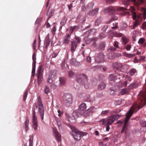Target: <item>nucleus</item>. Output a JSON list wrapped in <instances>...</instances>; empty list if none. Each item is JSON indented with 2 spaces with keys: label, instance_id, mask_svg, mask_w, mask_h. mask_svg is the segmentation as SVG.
Segmentation results:
<instances>
[{
  "label": "nucleus",
  "instance_id": "1",
  "mask_svg": "<svg viewBox=\"0 0 146 146\" xmlns=\"http://www.w3.org/2000/svg\"><path fill=\"white\" fill-rule=\"evenodd\" d=\"M141 108L139 107L138 104H134L131 107L129 111L126 113L125 119L119 120L117 122V123L119 125V126H120L124 122V123L125 122L127 123L128 119L132 116L133 113L138 111Z\"/></svg>",
  "mask_w": 146,
  "mask_h": 146
},
{
  "label": "nucleus",
  "instance_id": "2",
  "mask_svg": "<svg viewBox=\"0 0 146 146\" xmlns=\"http://www.w3.org/2000/svg\"><path fill=\"white\" fill-rule=\"evenodd\" d=\"M119 117V115H112L108 117L106 119L104 118L101 119L98 122H102V124L105 125H111Z\"/></svg>",
  "mask_w": 146,
  "mask_h": 146
},
{
  "label": "nucleus",
  "instance_id": "3",
  "mask_svg": "<svg viewBox=\"0 0 146 146\" xmlns=\"http://www.w3.org/2000/svg\"><path fill=\"white\" fill-rule=\"evenodd\" d=\"M76 81L80 84H84V87L86 89L89 88V84L88 82L87 77L84 74H78L76 76Z\"/></svg>",
  "mask_w": 146,
  "mask_h": 146
},
{
  "label": "nucleus",
  "instance_id": "4",
  "mask_svg": "<svg viewBox=\"0 0 146 146\" xmlns=\"http://www.w3.org/2000/svg\"><path fill=\"white\" fill-rule=\"evenodd\" d=\"M66 119L69 121L72 122L73 121L81 116V113L78 110L74 111L71 114H66Z\"/></svg>",
  "mask_w": 146,
  "mask_h": 146
},
{
  "label": "nucleus",
  "instance_id": "5",
  "mask_svg": "<svg viewBox=\"0 0 146 146\" xmlns=\"http://www.w3.org/2000/svg\"><path fill=\"white\" fill-rule=\"evenodd\" d=\"M63 100L65 105L67 107H70L72 104L73 98L70 94L65 93L63 96Z\"/></svg>",
  "mask_w": 146,
  "mask_h": 146
},
{
  "label": "nucleus",
  "instance_id": "6",
  "mask_svg": "<svg viewBox=\"0 0 146 146\" xmlns=\"http://www.w3.org/2000/svg\"><path fill=\"white\" fill-rule=\"evenodd\" d=\"M116 9H117L118 11H120L125 10L127 9V8L122 7L117 8L116 7H114L112 6H110L105 8L103 10V12L104 13H106L109 12H112Z\"/></svg>",
  "mask_w": 146,
  "mask_h": 146
},
{
  "label": "nucleus",
  "instance_id": "7",
  "mask_svg": "<svg viewBox=\"0 0 146 146\" xmlns=\"http://www.w3.org/2000/svg\"><path fill=\"white\" fill-rule=\"evenodd\" d=\"M38 104L39 106L38 111L40 115L41 119L43 120L44 119V111L43 105L42 104L41 100L40 97H39L38 98Z\"/></svg>",
  "mask_w": 146,
  "mask_h": 146
},
{
  "label": "nucleus",
  "instance_id": "8",
  "mask_svg": "<svg viewBox=\"0 0 146 146\" xmlns=\"http://www.w3.org/2000/svg\"><path fill=\"white\" fill-rule=\"evenodd\" d=\"M32 123V126L33 128L35 130H37L38 129V121L35 111H34L33 116Z\"/></svg>",
  "mask_w": 146,
  "mask_h": 146
},
{
  "label": "nucleus",
  "instance_id": "9",
  "mask_svg": "<svg viewBox=\"0 0 146 146\" xmlns=\"http://www.w3.org/2000/svg\"><path fill=\"white\" fill-rule=\"evenodd\" d=\"M113 66L117 70L120 71L122 72H124V70L125 66H123L121 64L115 62L113 64Z\"/></svg>",
  "mask_w": 146,
  "mask_h": 146
},
{
  "label": "nucleus",
  "instance_id": "10",
  "mask_svg": "<svg viewBox=\"0 0 146 146\" xmlns=\"http://www.w3.org/2000/svg\"><path fill=\"white\" fill-rule=\"evenodd\" d=\"M72 135L74 139L76 141H78L81 139V133L78 130H76L73 131Z\"/></svg>",
  "mask_w": 146,
  "mask_h": 146
},
{
  "label": "nucleus",
  "instance_id": "11",
  "mask_svg": "<svg viewBox=\"0 0 146 146\" xmlns=\"http://www.w3.org/2000/svg\"><path fill=\"white\" fill-rule=\"evenodd\" d=\"M104 56L102 53H99L95 58V62L97 63H100L104 61Z\"/></svg>",
  "mask_w": 146,
  "mask_h": 146
},
{
  "label": "nucleus",
  "instance_id": "12",
  "mask_svg": "<svg viewBox=\"0 0 146 146\" xmlns=\"http://www.w3.org/2000/svg\"><path fill=\"white\" fill-rule=\"evenodd\" d=\"M53 131L54 135L58 142H60L61 140V135L58 132L57 129L55 128H52Z\"/></svg>",
  "mask_w": 146,
  "mask_h": 146
},
{
  "label": "nucleus",
  "instance_id": "13",
  "mask_svg": "<svg viewBox=\"0 0 146 146\" xmlns=\"http://www.w3.org/2000/svg\"><path fill=\"white\" fill-rule=\"evenodd\" d=\"M76 39L77 40V43L74 41L71 42V51L72 52H73L76 49L77 43H78L80 42V40L78 38L76 37Z\"/></svg>",
  "mask_w": 146,
  "mask_h": 146
},
{
  "label": "nucleus",
  "instance_id": "14",
  "mask_svg": "<svg viewBox=\"0 0 146 146\" xmlns=\"http://www.w3.org/2000/svg\"><path fill=\"white\" fill-rule=\"evenodd\" d=\"M127 85L126 82H125L123 83L122 82H119L117 83L115 87L116 88H122V87L126 86Z\"/></svg>",
  "mask_w": 146,
  "mask_h": 146
},
{
  "label": "nucleus",
  "instance_id": "15",
  "mask_svg": "<svg viewBox=\"0 0 146 146\" xmlns=\"http://www.w3.org/2000/svg\"><path fill=\"white\" fill-rule=\"evenodd\" d=\"M131 2H133L134 5L136 6H138L139 5L143 3L145 0H129Z\"/></svg>",
  "mask_w": 146,
  "mask_h": 146
},
{
  "label": "nucleus",
  "instance_id": "16",
  "mask_svg": "<svg viewBox=\"0 0 146 146\" xmlns=\"http://www.w3.org/2000/svg\"><path fill=\"white\" fill-rule=\"evenodd\" d=\"M130 91L129 88H124L122 89L119 93V95H123L129 93Z\"/></svg>",
  "mask_w": 146,
  "mask_h": 146
},
{
  "label": "nucleus",
  "instance_id": "17",
  "mask_svg": "<svg viewBox=\"0 0 146 146\" xmlns=\"http://www.w3.org/2000/svg\"><path fill=\"white\" fill-rule=\"evenodd\" d=\"M128 127L127 123H124V125L123 127L122 130L121 131V133H125V134L126 133V132L128 129Z\"/></svg>",
  "mask_w": 146,
  "mask_h": 146
},
{
  "label": "nucleus",
  "instance_id": "18",
  "mask_svg": "<svg viewBox=\"0 0 146 146\" xmlns=\"http://www.w3.org/2000/svg\"><path fill=\"white\" fill-rule=\"evenodd\" d=\"M70 63L71 65L76 66H79L80 64V63L77 61L74 58L71 59L70 60Z\"/></svg>",
  "mask_w": 146,
  "mask_h": 146
},
{
  "label": "nucleus",
  "instance_id": "19",
  "mask_svg": "<svg viewBox=\"0 0 146 146\" xmlns=\"http://www.w3.org/2000/svg\"><path fill=\"white\" fill-rule=\"evenodd\" d=\"M42 70L41 67H39L37 70V78L38 79H40L42 76Z\"/></svg>",
  "mask_w": 146,
  "mask_h": 146
},
{
  "label": "nucleus",
  "instance_id": "20",
  "mask_svg": "<svg viewBox=\"0 0 146 146\" xmlns=\"http://www.w3.org/2000/svg\"><path fill=\"white\" fill-rule=\"evenodd\" d=\"M99 9L98 8L90 11L89 13L88 14L90 15L93 16L97 14L98 12Z\"/></svg>",
  "mask_w": 146,
  "mask_h": 146
},
{
  "label": "nucleus",
  "instance_id": "21",
  "mask_svg": "<svg viewBox=\"0 0 146 146\" xmlns=\"http://www.w3.org/2000/svg\"><path fill=\"white\" fill-rule=\"evenodd\" d=\"M130 11L133 14V17L134 20H135L136 17V13L134 11H135V9L132 6L129 9Z\"/></svg>",
  "mask_w": 146,
  "mask_h": 146
},
{
  "label": "nucleus",
  "instance_id": "22",
  "mask_svg": "<svg viewBox=\"0 0 146 146\" xmlns=\"http://www.w3.org/2000/svg\"><path fill=\"white\" fill-rule=\"evenodd\" d=\"M58 125L59 129L62 128L63 125L62 121V119L60 118H57L56 119Z\"/></svg>",
  "mask_w": 146,
  "mask_h": 146
},
{
  "label": "nucleus",
  "instance_id": "23",
  "mask_svg": "<svg viewBox=\"0 0 146 146\" xmlns=\"http://www.w3.org/2000/svg\"><path fill=\"white\" fill-rule=\"evenodd\" d=\"M109 79L110 81V83H112V81L114 82L115 80L117 78L116 75L114 74H110L109 77Z\"/></svg>",
  "mask_w": 146,
  "mask_h": 146
},
{
  "label": "nucleus",
  "instance_id": "24",
  "mask_svg": "<svg viewBox=\"0 0 146 146\" xmlns=\"http://www.w3.org/2000/svg\"><path fill=\"white\" fill-rule=\"evenodd\" d=\"M60 83L59 85L60 86H63L65 84L66 82V78L63 77H61L59 79Z\"/></svg>",
  "mask_w": 146,
  "mask_h": 146
},
{
  "label": "nucleus",
  "instance_id": "25",
  "mask_svg": "<svg viewBox=\"0 0 146 146\" xmlns=\"http://www.w3.org/2000/svg\"><path fill=\"white\" fill-rule=\"evenodd\" d=\"M87 108V106L86 104L82 103L81 104L79 107V109L82 111L85 110Z\"/></svg>",
  "mask_w": 146,
  "mask_h": 146
},
{
  "label": "nucleus",
  "instance_id": "26",
  "mask_svg": "<svg viewBox=\"0 0 146 146\" xmlns=\"http://www.w3.org/2000/svg\"><path fill=\"white\" fill-rule=\"evenodd\" d=\"M116 53H110L107 55V58L108 59H113L116 56Z\"/></svg>",
  "mask_w": 146,
  "mask_h": 146
},
{
  "label": "nucleus",
  "instance_id": "27",
  "mask_svg": "<svg viewBox=\"0 0 146 146\" xmlns=\"http://www.w3.org/2000/svg\"><path fill=\"white\" fill-rule=\"evenodd\" d=\"M56 71L55 70H53L50 71L48 76L51 78H53L56 76Z\"/></svg>",
  "mask_w": 146,
  "mask_h": 146
},
{
  "label": "nucleus",
  "instance_id": "28",
  "mask_svg": "<svg viewBox=\"0 0 146 146\" xmlns=\"http://www.w3.org/2000/svg\"><path fill=\"white\" fill-rule=\"evenodd\" d=\"M70 35L67 34L66 36H65L64 39V42L65 44H68L69 43L70 40Z\"/></svg>",
  "mask_w": 146,
  "mask_h": 146
},
{
  "label": "nucleus",
  "instance_id": "29",
  "mask_svg": "<svg viewBox=\"0 0 146 146\" xmlns=\"http://www.w3.org/2000/svg\"><path fill=\"white\" fill-rule=\"evenodd\" d=\"M106 85L104 82H102L98 85V89L99 90H102L106 88Z\"/></svg>",
  "mask_w": 146,
  "mask_h": 146
},
{
  "label": "nucleus",
  "instance_id": "30",
  "mask_svg": "<svg viewBox=\"0 0 146 146\" xmlns=\"http://www.w3.org/2000/svg\"><path fill=\"white\" fill-rule=\"evenodd\" d=\"M123 54L125 57L129 58H131L135 56L134 54H128L126 52H124Z\"/></svg>",
  "mask_w": 146,
  "mask_h": 146
},
{
  "label": "nucleus",
  "instance_id": "31",
  "mask_svg": "<svg viewBox=\"0 0 146 146\" xmlns=\"http://www.w3.org/2000/svg\"><path fill=\"white\" fill-rule=\"evenodd\" d=\"M102 18L100 17L98 18L96 20L95 23V25L96 26H98L102 23Z\"/></svg>",
  "mask_w": 146,
  "mask_h": 146
},
{
  "label": "nucleus",
  "instance_id": "32",
  "mask_svg": "<svg viewBox=\"0 0 146 146\" xmlns=\"http://www.w3.org/2000/svg\"><path fill=\"white\" fill-rule=\"evenodd\" d=\"M96 108L94 107H91L87 110L89 112L90 114L91 115L92 113L96 111Z\"/></svg>",
  "mask_w": 146,
  "mask_h": 146
},
{
  "label": "nucleus",
  "instance_id": "33",
  "mask_svg": "<svg viewBox=\"0 0 146 146\" xmlns=\"http://www.w3.org/2000/svg\"><path fill=\"white\" fill-rule=\"evenodd\" d=\"M81 116L82 115L84 117H88L91 115L87 110L83 112L82 114H81Z\"/></svg>",
  "mask_w": 146,
  "mask_h": 146
},
{
  "label": "nucleus",
  "instance_id": "34",
  "mask_svg": "<svg viewBox=\"0 0 146 146\" xmlns=\"http://www.w3.org/2000/svg\"><path fill=\"white\" fill-rule=\"evenodd\" d=\"M25 123V124L26 131H27L29 129V120L27 118H26Z\"/></svg>",
  "mask_w": 146,
  "mask_h": 146
},
{
  "label": "nucleus",
  "instance_id": "35",
  "mask_svg": "<svg viewBox=\"0 0 146 146\" xmlns=\"http://www.w3.org/2000/svg\"><path fill=\"white\" fill-rule=\"evenodd\" d=\"M117 88H115V87H112L110 88V94L113 95H114L115 94V92L116 91Z\"/></svg>",
  "mask_w": 146,
  "mask_h": 146
},
{
  "label": "nucleus",
  "instance_id": "36",
  "mask_svg": "<svg viewBox=\"0 0 146 146\" xmlns=\"http://www.w3.org/2000/svg\"><path fill=\"white\" fill-rule=\"evenodd\" d=\"M122 40L123 43L125 44H127L129 41V39L125 36L122 37Z\"/></svg>",
  "mask_w": 146,
  "mask_h": 146
},
{
  "label": "nucleus",
  "instance_id": "37",
  "mask_svg": "<svg viewBox=\"0 0 146 146\" xmlns=\"http://www.w3.org/2000/svg\"><path fill=\"white\" fill-rule=\"evenodd\" d=\"M117 19L118 18L115 15H113L111 16V19H110L109 21L107 22V23H110L111 21L117 20Z\"/></svg>",
  "mask_w": 146,
  "mask_h": 146
},
{
  "label": "nucleus",
  "instance_id": "38",
  "mask_svg": "<svg viewBox=\"0 0 146 146\" xmlns=\"http://www.w3.org/2000/svg\"><path fill=\"white\" fill-rule=\"evenodd\" d=\"M118 27V23L116 22L113 23L112 25H111V28L113 29H115Z\"/></svg>",
  "mask_w": 146,
  "mask_h": 146
},
{
  "label": "nucleus",
  "instance_id": "39",
  "mask_svg": "<svg viewBox=\"0 0 146 146\" xmlns=\"http://www.w3.org/2000/svg\"><path fill=\"white\" fill-rule=\"evenodd\" d=\"M36 68V64H33V68L32 70V75L34 76L35 74V70Z\"/></svg>",
  "mask_w": 146,
  "mask_h": 146
},
{
  "label": "nucleus",
  "instance_id": "40",
  "mask_svg": "<svg viewBox=\"0 0 146 146\" xmlns=\"http://www.w3.org/2000/svg\"><path fill=\"white\" fill-rule=\"evenodd\" d=\"M139 24V21L137 20L133 24V29H135L137 27Z\"/></svg>",
  "mask_w": 146,
  "mask_h": 146
},
{
  "label": "nucleus",
  "instance_id": "41",
  "mask_svg": "<svg viewBox=\"0 0 146 146\" xmlns=\"http://www.w3.org/2000/svg\"><path fill=\"white\" fill-rule=\"evenodd\" d=\"M136 72V70L135 69H131L129 71V74L131 76L134 75Z\"/></svg>",
  "mask_w": 146,
  "mask_h": 146
},
{
  "label": "nucleus",
  "instance_id": "42",
  "mask_svg": "<svg viewBox=\"0 0 146 146\" xmlns=\"http://www.w3.org/2000/svg\"><path fill=\"white\" fill-rule=\"evenodd\" d=\"M32 59L33 60V64H36V56L35 53H33L32 55Z\"/></svg>",
  "mask_w": 146,
  "mask_h": 146
},
{
  "label": "nucleus",
  "instance_id": "43",
  "mask_svg": "<svg viewBox=\"0 0 146 146\" xmlns=\"http://www.w3.org/2000/svg\"><path fill=\"white\" fill-rule=\"evenodd\" d=\"M123 4L124 5L128 6L129 4V0H122Z\"/></svg>",
  "mask_w": 146,
  "mask_h": 146
},
{
  "label": "nucleus",
  "instance_id": "44",
  "mask_svg": "<svg viewBox=\"0 0 146 146\" xmlns=\"http://www.w3.org/2000/svg\"><path fill=\"white\" fill-rule=\"evenodd\" d=\"M116 48L115 47L113 46H110L108 49L109 52H113L116 50Z\"/></svg>",
  "mask_w": 146,
  "mask_h": 146
},
{
  "label": "nucleus",
  "instance_id": "45",
  "mask_svg": "<svg viewBox=\"0 0 146 146\" xmlns=\"http://www.w3.org/2000/svg\"><path fill=\"white\" fill-rule=\"evenodd\" d=\"M131 45L130 44H128L124 47V48L126 49L127 50L129 51L131 49Z\"/></svg>",
  "mask_w": 146,
  "mask_h": 146
},
{
  "label": "nucleus",
  "instance_id": "46",
  "mask_svg": "<svg viewBox=\"0 0 146 146\" xmlns=\"http://www.w3.org/2000/svg\"><path fill=\"white\" fill-rule=\"evenodd\" d=\"M121 26V30H123L127 28V26L126 24L124 23Z\"/></svg>",
  "mask_w": 146,
  "mask_h": 146
},
{
  "label": "nucleus",
  "instance_id": "47",
  "mask_svg": "<svg viewBox=\"0 0 146 146\" xmlns=\"http://www.w3.org/2000/svg\"><path fill=\"white\" fill-rule=\"evenodd\" d=\"M68 76L70 77H72L74 75V73L71 71H70L68 72Z\"/></svg>",
  "mask_w": 146,
  "mask_h": 146
},
{
  "label": "nucleus",
  "instance_id": "48",
  "mask_svg": "<svg viewBox=\"0 0 146 146\" xmlns=\"http://www.w3.org/2000/svg\"><path fill=\"white\" fill-rule=\"evenodd\" d=\"M66 18L64 17L63 19L61 21V24L62 25H64L66 22Z\"/></svg>",
  "mask_w": 146,
  "mask_h": 146
},
{
  "label": "nucleus",
  "instance_id": "49",
  "mask_svg": "<svg viewBox=\"0 0 146 146\" xmlns=\"http://www.w3.org/2000/svg\"><path fill=\"white\" fill-rule=\"evenodd\" d=\"M145 41V39L143 38H141L139 39V40L138 43L141 44H142Z\"/></svg>",
  "mask_w": 146,
  "mask_h": 146
},
{
  "label": "nucleus",
  "instance_id": "50",
  "mask_svg": "<svg viewBox=\"0 0 146 146\" xmlns=\"http://www.w3.org/2000/svg\"><path fill=\"white\" fill-rule=\"evenodd\" d=\"M125 80L126 81L125 82H126L127 83V82L129 81L130 82L131 80V78L129 76H126L125 78Z\"/></svg>",
  "mask_w": 146,
  "mask_h": 146
},
{
  "label": "nucleus",
  "instance_id": "51",
  "mask_svg": "<svg viewBox=\"0 0 146 146\" xmlns=\"http://www.w3.org/2000/svg\"><path fill=\"white\" fill-rule=\"evenodd\" d=\"M109 112V111L108 110L103 111L101 112V115H105L108 113Z\"/></svg>",
  "mask_w": 146,
  "mask_h": 146
},
{
  "label": "nucleus",
  "instance_id": "52",
  "mask_svg": "<svg viewBox=\"0 0 146 146\" xmlns=\"http://www.w3.org/2000/svg\"><path fill=\"white\" fill-rule=\"evenodd\" d=\"M105 43L104 42H102L100 44V49H103L105 46Z\"/></svg>",
  "mask_w": 146,
  "mask_h": 146
},
{
  "label": "nucleus",
  "instance_id": "53",
  "mask_svg": "<svg viewBox=\"0 0 146 146\" xmlns=\"http://www.w3.org/2000/svg\"><path fill=\"white\" fill-rule=\"evenodd\" d=\"M121 15H123L125 16H126L127 17H128L130 15V13L129 12H123V13Z\"/></svg>",
  "mask_w": 146,
  "mask_h": 146
},
{
  "label": "nucleus",
  "instance_id": "54",
  "mask_svg": "<svg viewBox=\"0 0 146 146\" xmlns=\"http://www.w3.org/2000/svg\"><path fill=\"white\" fill-rule=\"evenodd\" d=\"M28 94V92L27 91L25 93L23 96V99L24 101H25L26 100Z\"/></svg>",
  "mask_w": 146,
  "mask_h": 146
},
{
  "label": "nucleus",
  "instance_id": "55",
  "mask_svg": "<svg viewBox=\"0 0 146 146\" xmlns=\"http://www.w3.org/2000/svg\"><path fill=\"white\" fill-rule=\"evenodd\" d=\"M140 123L141 125L143 127H146V121H141Z\"/></svg>",
  "mask_w": 146,
  "mask_h": 146
},
{
  "label": "nucleus",
  "instance_id": "56",
  "mask_svg": "<svg viewBox=\"0 0 146 146\" xmlns=\"http://www.w3.org/2000/svg\"><path fill=\"white\" fill-rule=\"evenodd\" d=\"M36 40L35 39L33 42V49L34 50L36 49Z\"/></svg>",
  "mask_w": 146,
  "mask_h": 146
},
{
  "label": "nucleus",
  "instance_id": "57",
  "mask_svg": "<svg viewBox=\"0 0 146 146\" xmlns=\"http://www.w3.org/2000/svg\"><path fill=\"white\" fill-rule=\"evenodd\" d=\"M52 78H51L49 76H48V79H47V82L48 83H51L53 80H52Z\"/></svg>",
  "mask_w": 146,
  "mask_h": 146
},
{
  "label": "nucleus",
  "instance_id": "58",
  "mask_svg": "<svg viewBox=\"0 0 146 146\" xmlns=\"http://www.w3.org/2000/svg\"><path fill=\"white\" fill-rule=\"evenodd\" d=\"M56 31V29L55 26H54L53 28L52 29L51 31L53 34L54 35L55 33V32Z\"/></svg>",
  "mask_w": 146,
  "mask_h": 146
},
{
  "label": "nucleus",
  "instance_id": "59",
  "mask_svg": "<svg viewBox=\"0 0 146 146\" xmlns=\"http://www.w3.org/2000/svg\"><path fill=\"white\" fill-rule=\"evenodd\" d=\"M45 92L46 94H48L50 92V91L49 88L46 86L45 89Z\"/></svg>",
  "mask_w": 146,
  "mask_h": 146
},
{
  "label": "nucleus",
  "instance_id": "60",
  "mask_svg": "<svg viewBox=\"0 0 146 146\" xmlns=\"http://www.w3.org/2000/svg\"><path fill=\"white\" fill-rule=\"evenodd\" d=\"M106 37V35L103 33H101L100 35V37L101 38H103Z\"/></svg>",
  "mask_w": 146,
  "mask_h": 146
},
{
  "label": "nucleus",
  "instance_id": "61",
  "mask_svg": "<svg viewBox=\"0 0 146 146\" xmlns=\"http://www.w3.org/2000/svg\"><path fill=\"white\" fill-rule=\"evenodd\" d=\"M135 86L136 85H135V84L134 83L130 84L129 86V87H130V88H135Z\"/></svg>",
  "mask_w": 146,
  "mask_h": 146
},
{
  "label": "nucleus",
  "instance_id": "62",
  "mask_svg": "<svg viewBox=\"0 0 146 146\" xmlns=\"http://www.w3.org/2000/svg\"><path fill=\"white\" fill-rule=\"evenodd\" d=\"M58 115L59 117H60L63 114V112L62 111H61L60 110H58Z\"/></svg>",
  "mask_w": 146,
  "mask_h": 146
},
{
  "label": "nucleus",
  "instance_id": "63",
  "mask_svg": "<svg viewBox=\"0 0 146 146\" xmlns=\"http://www.w3.org/2000/svg\"><path fill=\"white\" fill-rule=\"evenodd\" d=\"M86 60L88 62H91V57L89 56H87L86 58Z\"/></svg>",
  "mask_w": 146,
  "mask_h": 146
},
{
  "label": "nucleus",
  "instance_id": "64",
  "mask_svg": "<svg viewBox=\"0 0 146 146\" xmlns=\"http://www.w3.org/2000/svg\"><path fill=\"white\" fill-rule=\"evenodd\" d=\"M143 29L145 30L146 29V22H145L142 25Z\"/></svg>",
  "mask_w": 146,
  "mask_h": 146
}]
</instances>
